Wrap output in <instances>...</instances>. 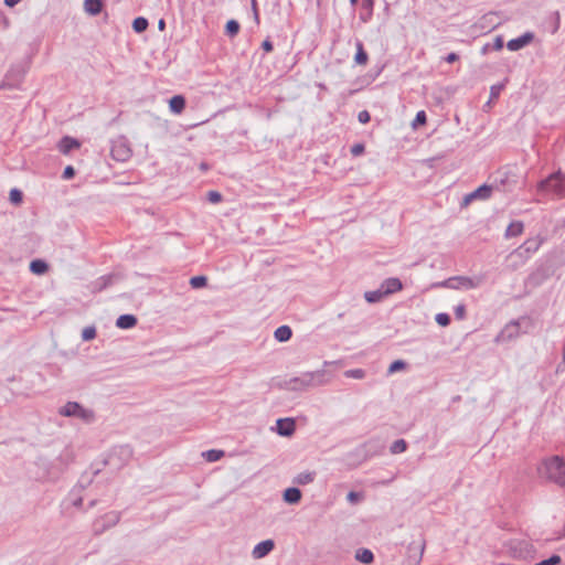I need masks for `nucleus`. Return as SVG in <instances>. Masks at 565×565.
Listing matches in <instances>:
<instances>
[{
    "label": "nucleus",
    "instance_id": "obj_5",
    "mask_svg": "<svg viewBox=\"0 0 565 565\" xmlns=\"http://www.w3.org/2000/svg\"><path fill=\"white\" fill-rule=\"evenodd\" d=\"M58 414L65 417H76L85 423H92L95 418L93 411L83 407L76 402H67L60 408Z\"/></svg>",
    "mask_w": 565,
    "mask_h": 565
},
{
    "label": "nucleus",
    "instance_id": "obj_4",
    "mask_svg": "<svg viewBox=\"0 0 565 565\" xmlns=\"http://www.w3.org/2000/svg\"><path fill=\"white\" fill-rule=\"evenodd\" d=\"M482 281L481 276H455L437 284V286L454 290H470L480 287Z\"/></svg>",
    "mask_w": 565,
    "mask_h": 565
},
{
    "label": "nucleus",
    "instance_id": "obj_47",
    "mask_svg": "<svg viewBox=\"0 0 565 565\" xmlns=\"http://www.w3.org/2000/svg\"><path fill=\"white\" fill-rule=\"evenodd\" d=\"M503 85H493L491 87V97L497 98L502 89Z\"/></svg>",
    "mask_w": 565,
    "mask_h": 565
},
{
    "label": "nucleus",
    "instance_id": "obj_55",
    "mask_svg": "<svg viewBox=\"0 0 565 565\" xmlns=\"http://www.w3.org/2000/svg\"><path fill=\"white\" fill-rule=\"evenodd\" d=\"M350 2H351L352 4H355V3L358 2V0H350Z\"/></svg>",
    "mask_w": 565,
    "mask_h": 565
},
{
    "label": "nucleus",
    "instance_id": "obj_16",
    "mask_svg": "<svg viewBox=\"0 0 565 565\" xmlns=\"http://www.w3.org/2000/svg\"><path fill=\"white\" fill-rule=\"evenodd\" d=\"M79 146L81 143L77 139L66 136L60 140L57 148L62 153L67 154L72 150L79 148Z\"/></svg>",
    "mask_w": 565,
    "mask_h": 565
},
{
    "label": "nucleus",
    "instance_id": "obj_13",
    "mask_svg": "<svg viewBox=\"0 0 565 565\" xmlns=\"http://www.w3.org/2000/svg\"><path fill=\"white\" fill-rule=\"evenodd\" d=\"M275 547V542L270 539L257 543L253 551L252 556L255 559H260L267 556Z\"/></svg>",
    "mask_w": 565,
    "mask_h": 565
},
{
    "label": "nucleus",
    "instance_id": "obj_38",
    "mask_svg": "<svg viewBox=\"0 0 565 565\" xmlns=\"http://www.w3.org/2000/svg\"><path fill=\"white\" fill-rule=\"evenodd\" d=\"M455 316L458 320H463L466 317V306L463 303H459L454 308Z\"/></svg>",
    "mask_w": 565,
    "mask_h": 565
},
{
    "label": "nucleus",
    "instance_id": "obj_23",
    "mask_svg": "<svg viewBox=\"0 0 565 565\" xmlns=\"http://www.w3.org/2000/svg\"><path fill=\"white\" fill-rule=\"evenodd\" d=\"M301 499V492L297 488H288L284 492V500L288 503H298Z\"/></svg>",
    "mask_w": 565,
    "mask_h": 565
},
{
    "label": "nucleus",
    "instance_id": "obj_35",
    "mask_svg": "<svg viewBox=\"0 0 565 565\" xmlns=\"http://www.w3.org/2000/svg\"><path fill=\"white\" fill-rule=\"evenodd\" d=\"M406 366V363L402 360H396L394 361L393 363H391V365L388 366V374H393V373H396L403 369H405Z\"/></svg>",
    "mask_w": 565,
    "mask_h": 565
},
{
    "label": "nucleus",
    "instance_id": "obj_43",
    "mask_svg": "<svg viewBox=\"0 0 565 565\" xmlns=\"http://www.w3.org/2000/svg\"><path fill=\"white\" fill-rule=\"evenodd\" d=\"M358 119L361 124H367L371 119V116H370L369 111L362 110L359 113Z\"/></svg>",
    "mask_w": 565,
    "mask_h": 565
},
{
    "label": "nucleus",
    "instance_id": "obj_26",
    "mask_svg": "<svg viewBox=\"0 0 565 565\" xmlns=\"http://www.w3.org/2000/svg\"><path fill=\"white\" fill-rule=\"evenodd\" d=\"M355 558L363 564H370L373 562V553L367 548L358 550Z\"/></svg>",
    "mask_w": 565,
    "mask_h": 565
},
{
    "label": "nucleus",
    "instance_id": "obj_19",
    "mask_svg": "<svg viewBox=\"0 0 565 565\" xmlns=\"http://www.w3.org/2000/svg\"><path fill=\"white\" fill-rule=\"evenodd\" d=\"M103 9L100 0H84V11L89 15H97Z\"/></svg>",
    "mask_w": 565,
    "mask_h": 565
},
{
    "label": "nucleus",
    "instance_id": "obj_18",
    "mask_svg": "<svg viewBox=\"0 0 565 565\" xmlns=\"http://www.w3.org/2000/svg\"><path fill=\"white\" fill-rule=\"evenodd\" d=\"M292 337V330L289 326H280L274 332V338L278 342H287Z\"/></svg>",
    "mask_w": 565,
    "mask_h": 565
},
{
    "label": "nucleus",
    "instance_id": "obj_9",
    "mask_svg": "<svg viewBox=\"0 0 565 565\" xmlns=\"http://www.w3.org/2000/svg\"><path fill=\"white\" fill-rule=\"evenodd\" d=\"M119 518H120L119 513H117V512L113 511V512L106 513L104 516L96 520V522L94 523V531L96 533H103L107 529L116 525L119 522Z\"/></svg>",
    "mask_w": 565,
    "mask_h": 565
},
{
    "label": "nucleus",
    "instance_id": "obj_36",
    "mask_svg": "<svg viewBox=\"0 0 565 565\" xmlns=\"http://www.w3.org/2000/svg\"><path fill=\"white\" fill-rule=\"evenodd\" d=\"M436 322L441 327H447L450 323V317L447 313H437L435 317Z\"/></svg>",
    "mask_w": 565,
    "mask_h": 565
},
{
    "label": "nucleus",
    "instance_id": "obj_14",
    "mask_svg": "<svg viewBox=\"0 0 565 565\" xmlns=\"http://www.w3.org/2000/svg\"><path fill=\"white\" fill-rule=\"evenodd\" d=\"M277 433L280 436H291L295 431L296 425L292 418H279L276 422Z\"/></svg>",
    "mask_w": 565,
    "mask_h": 565
},
{
    "label": "nucleus",
    "instance_id": "obj_51",
    "mask_svg": "<svg viewBox=\"0 0 565 565\" xmlns=\"http://www.w3.org/2000/svg\"><path fill=\"white\" fill-rule=\"evenodd\" d=\"M21 1H22V0H4V4H6L7 7L12 8V7L17 6V4H18L19 2H21Z\"/></svg>",
    "mask_w": 565,
    "mask_h": 565
},
{
    "label": "nucleus",
    "instance_id": "obj_11",
    "mask_svg": "<svg viewBox=\"0 0 565 565\" xmlns=\"http://www.w3.org/2000/svg\"><path fill=\"white\" fill-rule=\"evenodd\" d=\"M492 186L488 184H482L477 188L475 191L470 192L463 198L462 204L468 205L475 200H487L491 196Z\"/></svg>",
    "mask_w": 565,
    "mask_h": 565
},
{
    "label": "nucleus",
    "instance_id": "obj_30",
    "mask_svg": "<svg viewBox=\"0 0 565 565\" xmlns=\"http://www.w3.org/2000/svg\"><path fill=\"white\" fill-rule=\"evenodd\" d=\"M147 28H148V20L143 17H138L132 22V29L137 33H141V32L146 31Z\"/></svg>",
    "mask_w": 565,
    "mask_h": 565
},
{
    "label": "nucleus",
    "instance_id": "obj_49",
    "mask_svg": "<svg viewBox=\"0 0 565 565\" xmlns=\"http://www.w3.org/2000/svg\"><path fill=\"white\" fill-rule=\"evenodd\" d=\"M458 58H459L458 54H456V53L451 52V53H449V54L445 57V61H446L447 63H454V62H456Z\"/></svg>",
    "mask_w": 565,
    "mask_h": 565
},
{
    "label": "nucleus",
    "instance_id": "obj_29",
    "mask_svg": "<svg viewBox=\"0 0 565 565\" xmlns=\"http://www.w3.org/2000/svg\"><path fill=\"white\" fill-rule=\"evenodd\" d=\"M316 478V473L312 472V471H303L301 473H299L296 478V481L299 483V484H308V483H311Z\"/></svg>",
    "mask_w": 565,
    "mask_h": 565
},
{
    "label": "nucleus",
    "instance_id": "obj_31",
    "mask_svg": "<svg viewBox=\"0 0 565 565\" xmlns=\"http://www.w3.org/2000/svg\"><path fill=\"white\" fill-rule=\"evenodd\" d=\"M207 279L205 276H194L190 279V285L194 289L202 288L206 285Z\"/></svg>",
    "mask_w": 565,
    "mask_h": 565
},
{
    "label": "nucleus",
    "instance_id": "obj_37",
    "mask_svg": "<svg viewBox=\"0 0 565 565\" xmlns=\"http://www.w3.org/2000/svg\"><path fill=\"white\" fill-rule=\"evenodd\" d=\"M10 201L14 204H20L22 202V192L18 189H12L10 191Z\"/></svg>",
    "mask_w": 565,
    "mask_h": 565
},
{
    "label": "nucleus",
    "instance_id": "obj_40",
    "mask_svg": "<svg viewBox=\"0 0 565 565\" xmlns=\"http://www.w3.org/2000/svg\"><path fill=\"white\" fill-rule=\"evenodd\" d=\"M561 562V557L558 555H552L550 558L544 559L535 565H557Z\"/></svg>",
    "mask_w": 565,
    "mask_h": 565
},
{
    "label": "nucleus",
    "instance_id": "obj_22",
    "mask_svg": "<svg viewBox=\"0 0 565 565\" xmlns=\"http://www.w3.org/2000/svg\"><path fill=\"white\" fill-rule=\"evenodd\" d=\"M385 294L381 287L376 290H370L364 292V298L369 303L381 302L385 298Z\"/></svg>",
    "mask_w": 565,
    "mask_h": 565
},
{
    "label": "nucleus",
    "instance_id": "obj_41",
    "mask_svg": "<svg viewBox=\"0 0 565 565\" xmlns=\"http://www.w3.org/2000/svg\"><path fill=\"white\" fill-rule=\"evenodd\" d=\"M207 200L211 202V203H218L222 201V195L220 192L217 191H210L207 193Z\"/></svg>",
    "mask_w": 565,
    "mask_h": 565
},
{
    "label": "nucleus",
    "instance_id": "obj_6",
    "mask_svg": "<svg viewBox=\"0 0 565 565\" xmlns=\"http://www.w3.org/2000/svg\"><path fill=\"white\" fill-rule=\"evenodd\" d=\"M111 157L119 162L128 161L132 156L130 143L126 137H118L111 141Z\"/></svg>",
    "mask_w": 565,
    "mask_h": 565
},
{
    "label": "nucleus",
    "instance_id": "obj_15",
    "mask_svg": "<svg viewBox=\"0 0 565 565\" xmlns=\"http://www.w3.org/2000/svg\"><path fill=\"white\" fill-rule=\"evenodd\" d=\"M381 289L385 294V296H390L392 294H395L403 288V284L398 278L391 277L382 281Z\"/></svg>",
    "mask_w": 565,
    "mask_h": 565
},
{
    "label": "nucleus",
    "instance_id": "obj_48",
    "mask_svg": "<svg viewBox=\"0 0 565 565\" xmlns=\"http://www.w3.org/2000/svg\"><path fill=\"white\" fill-rule=\"evenodd\" d=\"M262 47L267 53L271 52L273 49H274L273 43L270 41H268V40L263 42Z\"/></svg>",
    "mask_w": 565,
    "mask_h": 565
},
{
    "label": "nucleus",
    "instance_id": "obj_21",
    "mask_svg": "<svg viewBox=\"0 0 565 565\" xmlns=\"http://www.w3.org/2000/svg\"><path fill=\"white\" fill-rule=\"evenodd\" d=\"M356 53L354 62L359 65H365L369 61L367 53L364 50L363 43L360 40L355 41Z\"/></svg>",
    "mask_w": 565,
    "mask_h": 565
},
{
    "label": "nucleus",
    "instance_id": "obj_42",
    "mask_svg": "<svg viewBox=\"0 0 565 565\" xmlns=\"http://www.w3.org/2000/svg\"><path fill=\"white\" fill-rule=\"evenodd\" d=\"M121 457L124 458H130L131 455H132V451L130 449L129 446H120L117 450H116Z\"/></svg>",
    "mask_w": 565,
    "mask_h": 565
},
{
    "label": "nucleus",
    "instance_id": "obj_33",
    "mask_svg": "<svg viewBox=\"0 0 565 565\" xmlns=\"http://www.w3.org/2000/svg\"><path fill=\"white\" fill-rule=\"evenodd\" d=\"M344 376L349 379L361 380L365 376V372L362 369H352L344 372Z\"/></svg>",
    "mask_w": 565,
    "mask_h": 565
},
{
    "label": "nucleus",
    "instance_id": "obj_28",
    "mask_svg": "<svg viewBox=\"0 0 565 565\" xmlns=\"http://www.w3.org/2000/svg\"><path fill=\"white\" fill-rule=\"evenodd\" d=\"M406 449H407V443L404 439L395 440L390 447V451L394 455L402 454V452L406 451Z\"/></svg>",
    "mask_w": 565,
    "mask_h": 565
},
{
    "label": "nucleus",
    "instance_id": "obj_7",
    "mask_svg": "<svg viewBox=\"0 0 565 565\" xmlns=\"http://www.w3.org/2000/svg\"><path fill=\"white\" fill-rule=\"evenodd\" d=\"M505 546L515 558H527L533 553V545L526 539H512Z\"/></svg>",
    "mask_w": 565,
    "mask_h": 565
},
{
    "label": "nucleus",
    "instance_id": "obj_3",
    "mask_svg": "<svg viewBox=\"0 0 565 565\" xmlns=\"http://www.w3.org/2000/svg\"><path fill=\"white\" fill-rule=\"evenodd\" d=\"M539 471L541 476L547 480L561 487H565V460L563 458L553 456L545 459Z\"/></svg>",
    "mask_w": 565,
    "mask_h": 565
},
{
    "label": "nucleus",
    "instance_id": "obj_8",
    "mask_svg": "<svg viewBox=\"0 0 565 565\" xmlns=\"http://www.w3.org/2000/svg\"><path fill=\"white\" fill-rule=\"evenodd\" d=\"M520 335V324L518 321H511L495 337V343H504L516 339Z\"/></svg>",
    "mask_w": 565,
    "mask_h": 565
},
{
    "label": "nucleus",
    "instance_id": "obj_12",
    "mask_svg": "<svg viewBox=\"0 0 565 565\" xmlns=\"http://www.w3.org/2000/svg\"><path fill=\"white\" fill-rule=\"evenodd\" d=\"M534 40L533 32H525L519 38L508 41L507 49L511 52H516L529 45Z\"/></svg>",
    "mask_w": 565,
    "mask_h": 565
},
{
    "label": "nucleus",
    "instance_id": "obj_17",
    "mask_svg": "<svg viewBox=\"0 0 565 565\" xmlns=\"http://www.w3.org/2000/svg\"><path fill=\"white\" fill-rule=\"evenodd\" d=\"M185 107V99L182 95H175L169 100V108L173 114H181Z\"/></svg>",
    "mask_w": 565,
    "mask_h": 565
},
{
    "label": "nucleus",
    "instance_id": "obj_2",
    "mask_svg": "<svg viewBox=\"0 0 565 565\" xmlns=\"http://www.w3.org/2000/svg\"><path fill=\"white\" fill-rule=\"evenodd\" d=\"M536 193L540 196L565 198V173L557 171L539 182Z\"/></svg>",
    "mask_w": 565,
    "mask_h": 565
},
{
    "label": "nucleus",
    "instance_id": "obj_52",
    "mask_svg": "<svg viewBox=\"0 0 565 565\" xmlns=\"http://www.w3.org/2000/svg\"><path fill=\"white\" fill-rule=\"evenodd\" d=\"M164 26H166V22L161 19V20L159 21V23H158V28H159L160 30H163V29H164Z\"/></svg>",
    "mask_w": 565,
    "mask_h": 565
},
{
    "label": "nucleus",
    "instance_id": "obj_27",
    "mask_svg": "<svg viewBox=\"0 0 565 565\" xmlns=\"http://www.w3.org/2000/svg\"><path fill=\"white\" fill-rule=\"evenodd\" d=\"M30 269L33 274L42 275L47 270V264L41 259L32 260Z\"/></svg>",
    "mask_w": 565,
    "mask_h": 565
},
{
    "label": "nucleus",
    "instance_id": "obj_44",
    "mask_svg": "<svg viewBox=\"0 0 565 565\" xmlns=\"http://www.w3.org/2000/svg\"><path fill=\"white\" fill-rule=\"evenodd\" d=\"M75 174V170L72 166H67L64 171H63V179L65 180H70L71 178H73Z\"/></svg>",
    "mask_w": 565,
    "mask_h": 565
},
{
    "label": "nucleus",
    "instance_id": "obj_32",
    "mask_svg": "<svg viewBox=\"0 0 565 565\" xmlns=\"http://www.w3.org/2000/svg\"><path fill=\"white\" fill-rule=\"evenodd\" d=\"M238 31H239V23L236 20L227 21V23H226V33L230 36L236 35L238 33Z\"/></svg>",
    "mask_w": 565,
    "mask_h": 565
},
{
    "label": "nucleus",
    "instance_id": "obj_54",
    "mask_svg": "<svg viewBox=\"0 0 565 565\" xmlns=\"http://www.w3.org/2000/svg\"><path fill=\"white\" fill-rule=\"evenodd\" d=\"M81 502H82V500H81V499H79V500H76V501L74 502V505H79V504H81Z\"/></svg>",
    "mask_w": 565,
    "mask_h": 565
},
{
    "label": "nucleus",
    "instance_id": "obj_10",
    "mask_svg": "<svg viewBox=\"0 0 565 565\" xmlns=\"http://www.w3.org/2000/svg\"><path fill=\"white\" fill-rule=\"evenodd\" d=\"M542 244V239L540 237H532L526 239L518 249H515L511 256H529L530 254L535 253Z\"/></svg>",
    "mask_w": 565,
    "mask_h": 565
},
{
    "label": "nucleus",
    "instance_id": "obj_39",
    "mask_svg": "<svg viewBox=\"0 0 565 565\" xmlns=\"http://www.w3.org/2000/svg\"><path fill=\"white\" fill-rule=\"evenodd\" d=\"M426 113L424 110L418 111L413 121V126L416 127L417 125H424L426 122Z\"/></svg>",
    "mask_w": 565,
    "mask_h": 565
},
{
    "label": "nucleus",
    "instance_id": "obj_24",
    "mask_svg": "<svg viewBox=\"0 0 565 565\" xmlns=\"http://www.w3.org/2000/svg\"><path fill=\"white\" fill-rule=\"evenodd\" d=\"M523 232V224L521 222H512L509 224L505 231V237H514Z\"/></svg>",
    "mask_w": 565,
    "mask_h": 565
},
{
    "label": "nucleus",
    "instance_id": "obj_34",
    "mask_svg": "<svg viewBox=\"0 0 565 565\" xmlns=\"http://www.w3.org/2000/svg\"><path fill=\"white\" fill-rule=\"evenodd\" d=\"M96 337V329L95 327H86L82 331V339L83 341H90Z\"/></svg>",
    "mask_w": 565,
    "mask_h": 565
},
{
    "label": "nucleus",
    "instance_id": "obj_25",
    "mask_svg": "<svg viewBox=\"0 0 565 565\" xmlns=\"http://www.w3.org/2000/svg\"><path fill=\"white\" fill-rule=\"evenodd\" d=\"M224 456L223 450L210 449L202 452V457L209 462H215Z\"/></svg>",
    "mask_w": 565,
    "mask_h": 565
},
{
    "label": "nucleus",
    "instance_id": "obj_45",
    "mask_svg": "<svg viewBox=\"0 0 565 565\" xmlns=\"http://www.w3.org/2000/svg\"><path fill=\"white\" fill-rule=\"evenodd\" d=\"M502 47H503V38H502V35H498L494 39V42L492 44V50L500 51Z\"/></svg>",
    "mask_w": 565,
    "mask_h": 565
},
{
    "label": "nucleus",
    "instance_id": "obj_46",
    "mask_svg": "<svg viewBox=\"0 0 565 565\" xmlns=\"http://www.w3.org/2000/svg\"><path fill=\"white\" fill-rule=\"evenodd\" d=\"M363 151H364V146L361 143L354 145L351 149V152L354 156H359V154L363 153Z\"/></svg>",
    "mask_w": 565,
    "mask_h": 565
},
{
    "label": "nucleus",
    "instance_id": "obj_53",
    "mask_svg": "<svg viewBox=\"0 0 565 565\" xmlns=\"http://www.w3.org/2000/svg\"><path fill=\"white\" fill-rule=\"evenodd\" d=\"M489 50V44H486L482 49V52L486 53Z\"/></svg>",
    "mask_w": 565,
    "mask_h": 565
},
{
    "label": "nucleus",
    "instance_id": "obj_20",
    "mask_svg": "<svg viewBox=\"0 0 565 565\" xmlns=\"http://www.w3.org/2000/svg\"><path fill=\"white\" fill-rule=\"evenodd\" d=\"M137 324V318L134 315H121L116 320V327L120 329H130Z\"/></svg>",
    "mask_w": 565,
    "mask_h": 565
},
{
    "label": "nucleus",
    "instance_id": "obj_50",
    "mask_svg": "<svg viewBox=\"0 0 565 565\" xmlns=\"http://www.w3.org/2000/svg\"><path fill=\"white\" fill-rule=\"evenodd\" d=\"M347 499L349 502L354 503L359 499V493L351 491L348 493Z\"/></svg>",
    "mask_w": 565,
    "mask_h": 565
},
{
    "label": "nucleus",
    "instance_id": "obj_1",
    "mask_svg": "<svg viewBox=\"0 0 565 565\" xmlns=\"http://www.w3.org/2000/svg\"><path fill=\"white\" fill-rule=\"evenodd\" d=\"M328 383L324 370L303 372L298 376L291 377L284 383V387L289 391H305L310 387L322 386Z\"/></svg>",
    "mask_w": 565,
    "mask_h": 565
}]
</instances>
